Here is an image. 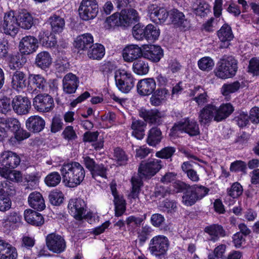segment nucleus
I'll return each instance as SVG.
<instances>
[{
    "label": "nucleus",
    "mask_w": 259,
    "mask_h": 259,
    "mask_svg": "<svg viewBox=\"0 0 259 259\" xmlns=\"http://www.w3.org/2000/svg\"><path fill=\"white\" fill-rule=\"evenodd\" d=\"M176 148L174 147H165L161 150L157 151L155 156L162 159L170 158L176 152Z\"/></svg>",
    "instance_id": "nucleus-50"
},
{
    "label": "nucleus",
    "mask_w": 259,
    "mask_h": 259,
    "mask_svg": "<svg viewBox=\"0 0 259 259\" xmlns=\"http://www.w3.org/2000/svg\"><path fill=\"white\" fill-rule=\"evenodd\" d=\"M63 181L68 187L79 185L85 177L83 167L77 162L64 163L60 169Z\"/></svg>",
    "instance_id": "nucleus-2"
},
{
    "label": "nucleus",
    "mask_w": 259,
    "mask_h": 259,
    "mask_svg": "<svg viewBox=\"0 0 259 259\" xmlns=\"http://www.w3.org/2000/svg\"><path fill=\"white\" fill-rule=\"evenodd\" d=\"M234 111L231 104H222L217 107L213 103L205 105L198 113V120L201 125H209L212 120L220 122L227 118Z\"/></svg>",
    "instance_id": "nucleus-1"
},
{
    "label": "nucleus",
    "mask_w": 259,
    "mask_h": 259,
    "mask_svg": "<svg viewBox=\"0 0 259 259\" xmlns=\"http://www.w3.org/2000/svg\"><path fill=\"white\" fill-rule=\"evenodd\" d=\"M99 11L96 0H82L78 8L79 17L84 21L94 19Z\"/></svg>",
    "instance_id": "nucleus-7"
},
{
    "label": "nucleus",
    "mask_w": 259,
    "mask_h": 259,
    "mask_svg": "<svg viewBox=\"0 0 259 259\" xmlns=\"http://www.w3.org/2000/svg\"><path fill=\"white\" fill-rule=\"evenodd\" d=\"M114 157L120 165L125 164L128 159L124 151L119 148L114 149Z\"/></svg>",
    "instance_id": "nucleus-56"
},
{
    "label": "nucleus",
    "mask_w": 259,
    "mask_h": 259,
    "mask_svg": "<svg viewBox=\"0 0 259 259\" xmlns=\"http://www.w3.org/2000/svg\"><path fill=\"white\" fill-rule=\"evenodd\" d=\"M49 22L53 32H61L65 26V21L60 16L54 15L49 18Z\"/></svg>",
    "instance_id": "nucleus-36"
},
{
    "label": "nucleus",
    "mask_w": 259,
    "mask_h": 259,
    "mask_svg": "<svg viewBox=\"0 0 259 259\" xmlns=\"http://www.w3.org/2000/svg\"><path fill=\"white\" fill-rule=\"evenodd\" d=\"M147 123L141 120L133 119L131 128L133 130L132 135L137 139L141 140L145 135V128Z\"/></svg>",
    "instance_id": "nucleus-32"
},
{
    "label": "nucleus",
    "mask_w": 259,
    "mask_h": 259,
    "mask_svg": "<svg viewBox=\"0 0 259 259\" xmlns=\"http://www.w3.org/2000/svg\"><path fill=\"white\" fill-rule=\"evenodd\" d=\"M31 81L35 89H38L41 91L46 90L47 83L45 78L39 74H35L31 76Z\"/></svg>",
    "instance_id": "nucleus-43"
},
{
    "label": "nucleus",
    "mask_w": 259,
    "mask_h": 259,
    "mask_svg": "<svg viewBox=\"0 0 259 259\" xmlns=\"http://www.w3.org/2000/svg\"><path fill=\"white\" fill-rule=\"evenodd\" d=\"M11 105L14 112L18 115L28 114L31 108V102L28 98L20 95L13 98Z\"/></svg>",
    "instance_id": "nucleus-12"
},
{
    "label": "nucleus",
    "mask_w": 259,
    "mask_h": 259,
    "mask_svg": "<svg viewBox=\"0 0 259 259\" xmlns=\"http://www.w3.org/2000/svg\"><path fill=\"white\" fill-rule=\"evenodd\" d=\"M121 27L127 28L133 23L138 22L140 17L138 12L132 8L122 9L119 13Z\"/></svg>",
    "instance_id": "nucleus-15"
},
{
    "label": "nucleus",
    "mask_w": 259,
    "mask_h": 259,
    "mask_svg": "<svg viewBox=\"0 0 259 259\" xmlns=\"http://www.w3.org/2000/svg\"><path fill=\"white\" fill-rule=\"evenodd\" d=\"M147 11L152 21L156 22L158 20L160 23L164 22L169 15L168 11L164 8L160 7L157 1L150 4Z\"/></svg>",
    "instance_id": "nucleus-11"
},
{
    "label": "nucleus",
    "mask_w": 259,
    "mask_h": 259,
    "mask_svg": "<svg viewBox=\"0 0 259 259\" xmlns=\"http://www.w3.org/2000/svg\"><path fill=\"white\" fill-rule=\"evenodd\" d=\"M183 203L187 206H192L199 200L192 191L190 186L187 189L182 197Z\"/></svg>",
    "instance_id": "nucleus-42"
},
{
    "label": "nucleus",
    "mask_w": 259,
    "mask_h": 259,
    "mask_svg": "<svg viewBox=\"0 0 259 259\" xmlns=\"http://www.w3.org/2000/svg\"><path fill=\"white\" fill-rule=\"evenodd\" d=\"M143 49L138 45H130L125 47L122 52V56L125 61L132 62L143 57Z\"/></svg>",
    "instance_id": "nucleus-22"
},
{
    "label": "nucleus",
    "mask_w": 259,
    "mask_h": 259,
    "mask_svg": "<svg viewBox=\"0 0 259 259\" xmlns=\"http://www.w3.org/2000/svg\"><path fill=\"white\" fill-rule=\"evenodd\" d=\"M26 126L30 132L38 133L45 127V121L41 117L34 115L29 117L26 121Z\"/></svg>",
    "instance_id": "nucleus-23"
},
{
    "label": "nucleus",
    "mask_w": 259,
    "mask_h": 259,
    "mask_svg": "<svg viewBox=\"0 0 259 259\" xmlns=\"http://www.w3.org/2000/svg\"><path fill=\"white\" fill-rule=\"evenodd\" d=\"M240 84L238 81H235L229 84H224L221 89V92L224 96H227L237 91L240 88Z\"/></svg>",
    "instance_id": "nucleus-51"
},
{
    "label": "nucleus",
    "mask_w": 259,
    "mask_h": 259,
    "mask_svg": "<svg viewBox=\"0 0 259 259\" xmlns=\"http://www.w3.org/2000/svg\"><path fill=\"white\" fill-rule=\"evenodd\" d=\"M93 42V37L91 33H83L76 37L74 46L79 51H85L91 48Z\"/></svg>",
    "instance_id": "nucleus-24"
},
{
    "label": "nucleus",
    "mask_w": 259,
    "mask_h": 259,
    "mask_svg": "<svg viewBox=\"0 0 259 259\" xmlns=\"http://www.w3.org/2000/svg\"><path fill=\"white\" fill-rule=\"evenodd\" d=\"M28 202L30 207L37 210H42L46 207L42 195L36 191L33 192L29 194Z\"/></svg>",
    "instance_id": "nucleus-27"
},
{
    "label": "nucleus",
    "mask_w": 259,
    "mask_h": 259,
    "mask_svg": "<svg viewBox=\"0 0 259 259\" xmlns=\"http://www.w3.org/2000/svg\"><path fill=\"white\" fill-rule=\"evenodd\" d=\"M121 23L119 13H115L106 18L104 27L107 29H114L115 27H121Z\"/></svg>",
    "instance_id": "nucleus-40"
},
{
    "label": "nucleus",
    "mask_w": 259,
    "mask_h": 259,
    "mask_svg": "<svg viewBox=\"0 0 259 259\" xmlns=\"http://www.w3.org/2000/svg\"><path fill=\"white\" fill-rule=\"evenodd\" d=\"M237 68V62L234 57H224L218 63L215 74L221 79L231 78L236 74Z\"/></svg>",
    "instance_id": "nucleus-3"
},
{
    "label": "nucleus",
    "mask_w": 259,
    "mask_h": 259,
    "mask_svg": "<svg viewBox=\"0 0 259 259\" xmlns=\"http://www.w3.org/2000/svg\"><path fill=\"white\" fill-rule=\"evenodd\" d=\"M163 55V50L159 46L147 45L143 47V57L153 63L158 62Z\"/></svg>",
    "instance_id": "nucleus-14"
},
{
    "label": "nucleus",
    "mask_w": 259,
    "mask_h": 259,
    "mask_svg": "<svg viewBox=\"0 0 259 259\" xmlns=\"http://www.w3.org/2000/svg\"><path fill=\"white\" fill-rule=\"evenodd\" d=\"M214 65L213 60L209 57H204L198 61L199 68L205 71H209L212 69Z\"/></svg>",
    "instance_id": "nucleus-44"
},
{
    "label": "nucleus",
    "mask_w": 259,
    "mask_h": 259,
    "mask_svg": "<svg viewBox=\"0 0 259 259\" xmlns=\"http://www.w3.org/2000/svg\"><path fill=\"white\" fill-rule=\"evenodd\" d=\"M139 115L146 123L160 124L161 123V114L156 109L141 108L139 110Z\"/></svg>",
    "instance_id": "nucleus-18"
},
{
    "label": "nucleus",
    "mask_w": 259,
    "mask_h": 259,
    "mask_svg": "<svg viewBox=\"0 0 259 259\" xmlns=\"http://www.w3.org/2000/svg\"><path fill=\"white\" fill-rule=\"evenodd\" d=\"M46 244L50 250L57 253L64 251L66 246L64 239L56 233H51L47 235Z\"/></svg>",
    "instance_id": "nucleus-10"
},
{
    "label": "nucleus",
    "mask_w": 259,
    "mask_h": 259,
    "mask_svg": "<svg viewBox=\"0 0 259 259\" xmlns=\"http://www.w3.org/2000/svg\"><path fill=\"white\" fill-rule=\"evenodd\" d=\"M25 221L32 225L39 226L44 223V220L41 214L32 209H27L24 213Z\"/></svg>",
    "instance_id": "nucleus-29"
},
{
    "label": "nucleus",
    "mask_w": 259,
    "mask_h": 259,
    "mask_svg": "<svg viewBox=\"0 0 259 259\" xmlns=\"http://www.w3.org/2000/svg\"><path fill=\"white\" fill-rule=\"evenodd\" d=\"M190 188L199 200L205 197L209 192L207 188L202 185H194L190 186Z\"/></svg>",
    "instance_id": "nucleus-54"
},
{
    "label": "nucleus",
    "mask_w": 259,
    "mask_h": 259,
    "mask_svg": "<svg viewBox=\"0 0 259 259\" xmlns=\"http://www.w3.org/2000/svg\"><path fill=\"white\" fill-rule=\"evenodd\" d=\"M68 208L70 213L76 220L82 219L86 211V204L84 201L80 198L70 200Z\"/></svg>",
    "instance_id": "nucleus-13"
},
{
    "label": "nucleus",
    "mask_w": 259,
    "mask_h": 259,
    "mask_svg": "<svg viewBox=\"0 0 259 259\" xmlns=\"http://www.w3.org/2000/svg\"><path fill=\"white\" fill-rule=\"evenodd\" d=\"M27 85V80L25 74L21 71H16L13 75L12 87L13 89L19 92Z\"/></svg>",
    "instance_id": "nucleus-30"
},
{
    "label": "nucleus",
    "mask_w": 259,
    "mask_h": 259,
    "mask_svg": "<svg viewBox=\"0 0 259 259\" xmlns=\"http://www.w3.org/2000/svg\"><path fill=\"white\" fill-rule=\"evenodd\" d=\"M107 171L108 168L103 164H97L91 174L92 177L95 179H96L98 177L107 179Z\"/></svg>",
    "instance_id": "nucleus-45"
},
{
    "label": "nucleus",
    "mask_w": 259,
    "mask_h": 259,
    "mask_svg": "<svg viewBox=\"0 0 259 259\" xmlns=\"http://www.w3.org/2000/svg\"><path fill=\"white\" fill-rule=\"evenodd\" d=\"M168 95V91L165 88L158 89L151 97L150 103L153 106H159L166 100Z\"/></svg>",
    "instance_id": "nucleus-33"
},
{
    "label": "nucleus",
    "mask_w": 259,
    "mask_h": 259,
    "mask_svg": "<svg viewBox=\"0 0 259 259\" xmlns=\"http://www.w3.org/2000/svg\"><path fill=\"white\" fill-rule=\"evenodd\" d=\"M205 233L209 236V240L215 242L220 237H224L226 236V232L223 227L219 224H212L206 227L204 229Z\"/></svg>",
    "instance_id": "nucleus-25"
},
{
    "label": "nucleus",
    "mask_w": 259,
    "mask_h": 259,
    "mask_svg": "<svg viewBox=\"0 0 259 259\" xmlns=\"http://www.w3.org/2000/svg\"><path fill=\"white\" fill-rule=\"evenodd\" d=\"M151 231L152 229L148 225L143 226L138 232V237L140 242L144 243L148 239Z\"/></svg>",
    "instance_id": "nucleus-57"
},
{
    "label": "nucleus",
    "mask_w": 259,
    "mask_h": 259,
    "mask_svg": "<svg viewBox=\"0 0 259 259\" xmlns=\"http://www.w3.org/2000/svg\"><path fill=\"white\" fill-rule=\"evenodd\" d=\"M159 33H132L133 37L138 41L146 40L148 42H153L159 37Z\"/></svg>",
    "instance_id": "nucleus-46"
},
{
    "label": "nucleus",
    "mask_w": 259,
    "mask_h": 259,
    "mask_svg": "<svg viewBox=\"0 0 259 259\" xmlns=\"http://www.w3.org/2000/svg\"><path fill=\"white\" fill-rule=\"evenodd\" d=\"M17 257L16 249L11 244L0 255V259H16Z\"/></svg>",
    "instance_id": "nucleus-58"
},
{
    "label": "nucleus",
    "mask_w": 259,
    "mask_h": 259,
    "mask_svg": "<svg viewBox=\"0 0 259 259\" xmlns=\"http://www.w3.org/2000/svg\"><path fill=\"white\" fill-rule=\"evenodd\" d=\"M52 63V58L48 52L42 51L37 54L35 64L38 68L45 70L49 68Z\"/></svg>",
    "instance_id": "nucleus-28"
},
{
    "label": "nucleus",
    "mask_w": 259,
    "mask_h": 259,
    "mask_svg": "<svg viewBox=\"0 0 259 259\" xmlns=\"http://www.w3.org/2000/svg\"><path fill=\"white\" fill-rule=\"evenodd\" d=\"M133 71L138 75H145L148 73L149 67L145 61L139 60L135 61L133 65Z\"/></svg>",
    "instance_id": "nucleus-38"
},
{
    "label": "nucleus",
    "mask_w": 259,
    "mask_h": 259,
    "mask_svg": "<svg viewBox=\"0 0 259 259\" xmlns=\"http://www.w3.org/2000/svg\"><path fill=\"white\" fill-rule=\"evenodd\" d=\"M246 169V163L241 160H236L232 162L230 166V170L232 171L244 172Z\"/></svg>",
    "instance_id": "nucleus-64"
},
{
    "label": "nucleus",
    "mask_w": 259,
    "mask_h": 259,
    "mask_svg": "<svg viewBox=\"0 0 259 259\" xmlns=\"http://www.w3.org/2000/svg\"><path fill=\"white\" fill-rule=\"evenodd\" d=\"M162 139V132L157 127H153L148 132L146 142L151 146L155 147Z\"/></svg>",
    "instance_id": "nucleus-31"
},
{
    "label": "nucleus",
    "mask_w": 259,
    "mask_h": 259,
    "mask_svg": "<svg viewBox=\"0 0 259 259\" xmlns=\"http://www.w3.org/2000/svg\"><path fill=\"white\" fill-rule=\"evenodd\" d=\"M33 105L37 111L49 112L54 107V99L49 94H38L33 99Z\"/></svg>",
    "instance_id": "nucleus-9"
},
{
    "label": "nucleus",
    "mask_w": 259,
    "mask_h": 259,
    "mask_svg": "<svg viewBox=\"0 0 259 259\" xmlns=\"http://www.w3.org/2000/svg\"><path fill=\"white\" fill-rule=\"evenodd\" d=\"M162 161L157 159H151L146 162H142L139 167V172L141 176L151 178L158 172L162 168Z\"/></svg>",
    "instance_id": "nucleus-8"
},
{
    "label": "nucleus",
    "mask_w": 259,
    "mask_h": 259,
    "mask_svg": "<svg viewBox=\"0 0 259 259\" xmlns=\"http://www.w3.org/2000/svg\"><path fill=\"white\" fill-rule=\"evenodd\" d=\"M79 79L74 74L69 73L66 74L62 80L63 92L68 94L74 93L79 84Z\"/></svg>",
    "instance_id": "nucleus-19"
},
{
    "label": "nucleus",
    "mask_w": 259,
    "mask_h": 259,
    "mask_svg": "<svg viewBox=\"0 0 259 259\" xmlns=\"http://www.w3.org/2000/svg\"><path fill=\"white\" fill-rule=\"evenodd\" d=\"M91 49L88 51L89 57L92 59L100 60L105 55L104 46L99 44L92 45Z\"/></svg>",
    "instance_id": "nucleus-35"
},
{
    "label": "nucleus",
    "mask_w": 259,
    "mask_h": 259,
    "mask_svg": "<svg viewBox=\"0 0 259 259\" xmlns=\"http://www.w3.org/2000/svg\"><path fill=\"white\" fill-rule=\"evenodd\" d=\"M1 123L5 124L7 127L13 133L18 131V128L21 126L20 122L15 118H7L2 122Z\"/></svg>",
    "instance_id": "nucleus-55"
},
{
    "label": "nucleus",
    "mask_w": 259,
    "mask_h": 259,
    "mask_svg": "<svg viewBox=\"0 0 259 259\" xmlns=\"http://www.w3.org/2000/svg\"><path fill=\"white\" fill-rule=\"evenodd\" d=\"M133 32H159L160 29L157 25L149 24L146 26L141 23L135 25L132 28Z\"/></svg>",
    "instance_id": "nucleus-39"
},
{
    "label": "nucleus",
    "mask_w": 259,
    "mask_h": 259,
    "mask_svg": "<svg viewBox=\"0 0 259 259\" xmlns=\"http://www.w3.org/2000/svg\"><path fill=\"white\" fill-rule=\"evenodd\" d=\"M50 203L54 205H59L63 203L64 195L60 191H53L51 192L49 195Z\"/></svg>",
    "instance_id": "nucleus-48"
},
{
    "label": "nucleus",
    "mask_w": 259,
    "mask_h": 259,
    "mask_svg": "<svg viewBox=\"0 0 259 259\" xmlns=\"http://www.w3.org/2000/svg\"><path fill=\"white\" fill-rule=\"evenodd\" d=\"M38 47L37 39L32 36H26L20 40L19 51L23 55H29L35 52Z\"/></svg>",
    "instance_id": "nucleus-17"
},
{
    "label": "nucleus",
    "mask_w": 259,
    "mask_h": 259,
    "mask_svg": "<svg viewBox=\"0 0 259 259\" xmlns=\"http://www.w3.org/2000/svg\"><path fill=\"white\" fill-rule=\"evenodd\" d=\"M242 192V186L238 182L233 183L231 187L227 189L228 195L233 198H238Z\"/></svg>",
    "instance_id": "nucleus-52"
},
{
    "label": "nucleus",
    "mask_w": 259,
    "mask_h": 259,
    "mask_svg": "<svg viewBox=\"0 0 259 259\" xmlns=\"http://www.w3.org/2000/svg\"><path fill=\"white\" fill-rule=\"evenodd\" d=\"M131 182L132 184V190L129 195V197L133 199H136L138 197L140 187L142 185V182L140 179L133 177Z\"/></svg>",
    "instance_id": "nucleus-49"
},
{
    "label": "nucleus",
    "mask_w": 259,
    "mask_h": 259,
    "mask_svg": "<svg viewBox=\"0 0 259 259\" xmlns=\"http://www.w3.org/2000/svg\"><path fill=\"white\" fill-rule=\"evenodd\" d=\"M114 78L117 88L122 93H128L135 86L136 79L128 71L117 70L114 73Z\"/></svg>",
    "instance_id": "nucleus-5"
},
{
    "label": "nucleus",
    "mask_w": 259,
    "mask_h": 259,
    "mask_svg": "<svg viewBox=\"0 0 259 259\" xmlns=\"http://www.w3.org/2000/svg\"><path fill=\"white\" fill-rule=\"evenodd\" d=\"M61 179V176L58 172H53L47 175L45 182L49 187H55L60 183Z\"/></svg>",
    "instance_id": "nucleus-47"
},
{
    "label": "nucleus",
    "mask_w": 259,
    "mask_h": 259,
    "mask_svg": "<svg viewBox=\"0 0 259 259\" xmlns=\"http://www.w3.org/2000/svg\"><path fill=\"white\" fill-rule=\"evenodd\" d=\"M19 26L25 29H30L33 24V21L30 14L26 12H22L19 13Z\"/></svg>",
    "instance_id": "nucleus-37"
},
{
    "label": "nucleus",
    "mask_w": 259,
    "mask_h": 259,
    "mask_svg": "<svg viewBox=\"0 0 259 259\" xmlns=\"http://www.w3.org/2000/svg\"><path fill=\"white\" fill-rule=\"evenodd\" d=\"M19 27V23L17 18L15 16V12L13 11H11L6 13L4 18L3 27L4 30L7 32L18 31Z\"/></svg>",
    "instance_id": "nucleus-26"
},
{
    "label": "nucleus",
    "mask_w": 259,
    "mask_h": 259,
    "mask_svg": "<svg viewBox=\"0 0 259 259\" xmlns=\"http://www.w3.org/2000/svg\"><path fill=\"white\" fill-rule=\"evenodd\" d=\"M184 131L191 136L199 135L200 130L197 122L194 119H185L184 121L176 123L170 130L171 136H176L179 132Z\"/></svg>",
    "instance_id": "nucleus-6"
},
{
    "label": "nucleus",
    "mask_w": 259,
    "mask_h": 259,
    "mask_svg": "<svg viewBox=\"0 0 259 259\" xmlns=\"http://www.w3.org/2000/svg\"><path fill=\"white\" fill-rule=\"evenodd\" d=\"M39 41L44 46L47 48L55 47L57 42L54 33H41Z\"/></svg>",
    "instance_id": "nucleus-41"
},
{
    "label": "nucleus",
    "mask_w": 259,
    "mask_h": 259,
    "mask_svg": "<svg viewBox=\"0 0 259 259\" xmlns=\"http://www.w3.org/2000/svg\"><path fill=\"white\" fill-rule=\"evenodd\" d=\"M209 11V5L204 1L200 2L197 7L194 8V12L196 15L204 17Z\"/></svg>",
    "instance_id": "nucleus-59"
},
{
    "label": "nucleus",
    "mask_w": 259,
    "mask_h": 259,
    "mask_svg": "<svg viewBox=\"0 0 259 259\" xmlns=\"http://www.w3.org/2000/svg\"><path fill=\"white\" fill-rule=\"evenodd\" d=\"M219 39L222 42L221 47L227 48L229 42L234 38L233 33H218Z\"/></svg>",
    "instance_id": "nucleus-63"
},
{
    "label": "nucleus",
    "mask_w": 259,
    "mask_h": 259,
    "mask_svg": "<svg viewBox=\"0 0 259 259\" xmlns=\"http://www.w3.org/2000/svg\"><path fill=\"white\" fill-rule=\"evenodd\" d=\"M189 96L193 97L194 101L198 106H203L209 100V96L205 90L200 85H197L190 90Z\"/></svg>",
    "instance_id": "nucleus-21"
},
{
    "label": "nucleus",
    "mask_w": 259,
    "mask_h": 259,
    "mask_svg": "<svg viewBox=\"0 0 259 259\" xmlns=\"http://www.w3.org/2000/svg\"><path fill=\"white\" fill-rule=\"evenodd\" d=\"M248 71L254 75H259V58H253L249 61Z\"/></svg>",
    "instance_id": "nucleus-61"
},
{
    "label": "nucleus",
    "mask_w": 259,
    "mask_h": 259,
    "mask_svg": "<svg viewBox=\"0 0 259 259\" xmlns=\"http://www.w3.org/2000/svg\"><path fill=\"white\" fill-rule=\"evenodd\" d=\"M249 119L248 114L244 112L239 113V115L234 118L239 127L245 126L248 123Z\"/></svg>",
    "instance_id": "nucleus-62"
},
{
    "label": "nucleus",
    "mask_w": 259,
    "mask_h": 259,
    "mask_svg": "<svg viewBox=\"0 0 259 259\" xmlns=\"http://www.w3.org/2000/svg\"><path fill=\"white\" fill-rule=\"evenodd\" d=\"M170 243L167 237L158 235L153 237L150 241L148 250L151 254L162 259L167 254Z\"/></svg>",
    "instance_id": "nucleus-4"
},
{
    "label": "nucleus",
    "mask_w": 259,
    "mask_h": 259,
    "mask_svg": "<svg viewBox=\"0 0 259 259\" xmlns=\"http://www.w3.org/2000/svg\"><path fill=\"white\" fill-rule=\"evenodd\" d=\"M0 176L13 182H20L22 181V174L19 171L12 170L6 167H0Z\"/></svg>",
    "instance_id": "nucleus-34"
},
{
    "label": "nucleus",
    "mask_w": 259,
    "mask_h": 259,
    "mask_svg": "<svg viewBox=\"0 0 259 259\" xmlns=\"http://www.w3.org/2000/svg\"><path fill=\"white\" fill-rule=\"evenodd\" d=\"M12 110V105L9 99L0 98V113L6 114Z\"/></svg>",
    "instance_id": "nucleus-60"
},
{
    "label": "nucleus",
    "mask_w": 259,
    "mask_h": 259,
    "mask_svg": "<svg viewBox=\"0 0 259 259\" xmlns=\"http://www.w3.org/2000/svg\"><path fill=\"white\" fill-rule=\"evenodd\" d=\"M156 82L153 78H146L139 80L137 85L138 93L142 96H148L155 91Z\"/></svg>",
    "instance_id": "nucleus-20"
},
{
    "label": "nucleus",
    "mask_w": 259,
    "mask_h": 259,
    "mask_svg": "<svg viewBox=\"0 0 259 259\" xmlns=\"http://www.w3.org/2000/svg\"><path fill=\"white\" fill-rule=\"evenodd\" d=\"M0 161L3 165L2 167L14 169L20 164L21 159L17 153L11 151H6L2 153Z\"/></svg>",
    "instance_id": "nucleus-16"
},
{
    "label": "nucleus",
    "mask_w": 259,
    "mask_h": 259,
    "mask_svg": "<svg viewBox=\"0 0 259 259\" xmlns=\"http://www.w3.org/2000/svg\"><path fill=\"white\" fill-rule=\"evenodd\" d=\"M169 17L172 23L177 27L185 18V15L177 9H172L170 11Z\"/></svg>",
    "instance_id": "nucleus-53"
}]
</instances>
